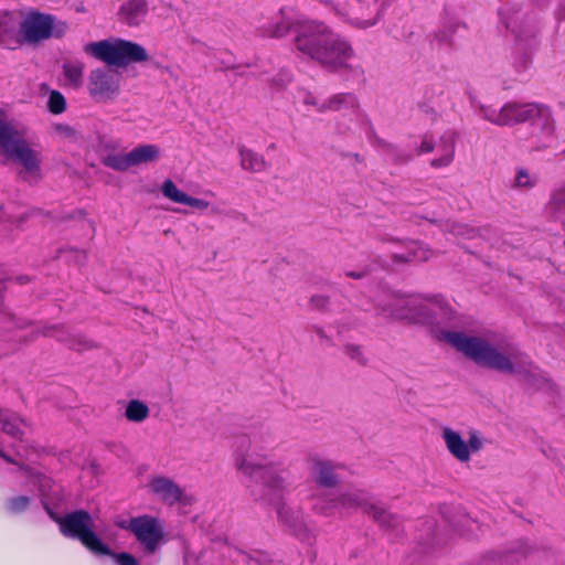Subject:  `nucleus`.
<instances>
[{"label":"nucleus","mask_w":565,"mask_h":565,"mask_svg":"<svg viewBox=\"0 0 565 565\" xmlns=\"http://www.w3.org/2000/svg\"><path fill=\"white\" fill-rule=\"evenodd\" d=\"M161 192L164 198L174 203L185 204L200 211H204L210 206L207 201L189 196L185 192L179 190L175 183L170 179L163 182Z\"/></svg>","instance_id":"obj_20"},{"label":"nucleus","mask_w":565,"mask_h":565,"mask_svg":"<svg viewBox=\"0 0 565 565\" xmlns=\"http://www.w3.org/2000/svg\"><path fill=\"white\" fill-rule=\"evenodd\" d=\"M540 111V104L535 103H507L500 109L490 106H480L481 117L497 126H512L534 118Z\"/></svg>","instance_id":"obj_11"},{"label":"nucleus","mask_w":565,"mask_h":565,"mask_svg":"<svg viewBox=\"0 0 565 565\" xmlns=\"http://www.w3.org/2000/svg\"><path fill=\"white\" fill-rule=\"evenodd\" d=\"M103 163L117 171H126L131 168L129 152L127 153H110L103 159Z\"/></svg>","instance_id":"obj_31"},{"label":"nucleus","mask_w":565,"mask_h":565,"mask_svg":"<svg viewBox=\"0 0 565 565\" xmlns=\"http://www.w3.org/2000/svg\"><path fill=\"white\" fill-rule=\"evenodd\" d=\"M20 10L0 11V46L15 50L21 46Z\"/></svg>","instance_id":"obj_15"},{"label":"nucleus","mask_w":565,"mask_h":565,"mask_svg":"<svg viewBox=\"0 0 565 565\" xmlns=\"http://www.w3.org/2000/svg\"><path fill=\"white\" fill-rule=\"evenodd\" d=\"M329 297L324 295H313L310 300L309 305L312 309L324 311L329 307Z\"/></svg>","instance_id":"obj_38"},{"label":"nucleus","mask_w":565,"mask_h":565,"mask_svg":"<svg viewBox=\"0 0 565 565\" xmlns=\"http://www.w3.org/2000/svg\"><path fill=\"white\" fill-rule=\"evenodd\" d=\"M43 334L54 337L61 342H65L71 349L83 351L93 348V342L83 334H73L63 327L52 326L43 330Z\"/></svg>","instance_id":"obj_21"},{"label":"nucleus","mask_w":565,"mask_h":565,"mask_svg":"<svg viewBox=\"0 0 565 565\" xmlns=\"http://www.w3.org/2000/svg\"><path fill=\"white\" fill-rule=\"evenodd\" d=\"M47 107L53 114H62L66 109V100L62 93L52 90L49 96Z\"/></svg>","instance_id":"obj_35"},{"label":"nucleus","mask_w":565,"mask_h":565,"mask_svg":"<svg viewBox=\"0 0 565 565\" xmlns=\"http://www.w3.org/2000/svg\"><path fill=\"white\" fill-rule=\"evenodd\" d=\"M456 140V134L450 130L438 137L433 134H425L418 153L436 152L437 156L430 161V166L437 169L448 167L455 158Z\"/></svg>","instance_id":"obj_13"},{"label":"nucleus","mask_w":565,"mask_h":565,"mask_svg":"<svg viewBox=\"0 0 565 565\" xmlns=\"http://www.w3.org/2000/svg\"><path fill=\"white\" fill-rule=\"evenodd\" d=\"M0 457H2L8 462H12V459L9 456H7L3 451H2V455H0Z\"/></svg>","instance_id":"obj_46"},{"label":"nucleus","mask_w":565,"mask_h":565,"mask_svg":"<svg viewBox=\"0 0 565 565\" xmlns=\"http://www.w3.org/2000/svg\"><path fill=\"white\" fill-rule=\"evenodd\" d=\"M148 405L139 399H130L125 409V417L131 423H142L149 417Z\"/></svg>","instance_id":"obj_30"},{"label":"nucleus","mask_w":565,"mask_h":565,"mask_svg":"<svg viewBox=\"0 0 565 565\" xmlns=\"http://www.w3.org/2000/svg\"><path fill=\"white\" fill-rule=\"evenodd\" d=\"M237 469L255 483L248 484L254 495L277 503L279 520L290 527L297 526L300 521L299 513L279 502L287 488V472L280 462L266 461V458L257 459L253 455H247L237 463Z\"/></svg>","instance_id":"obj_2"},{"label":"nucleus","mask_w":565,"mask_h":565,"mask_svg":"<svg viewBox=\"0 0 565 565\" xmlns=\"http://www.w3.org/2000/svg\"><path fill=\"white\" fill-rule=\"evenodd\" d=\"M148 11L146 0H128L119 9V18L128 25H138Z\"/></svg>","instance_id":"obj_22"},{"label":"nucleus","mask_w":565,"mask_h":565,"mask_svg":"<svg viewBox=\"0 0 565 565\" xmlns=\"http://www.w3.org/2000/svg\"><path fill=\"white\" fill-rule=\"evenodd\" d=\"M440 437L451 457L462 463L469 462L472 455L480 452L487 444L484 436L473 428L467 431V439H465L460 431L443 426Z\"/></svg>","instance_id":"obj_10"},{"label":"nucleus","mask_w":565,"mask_h":565,"mask_svg":"<svg viewBox=\"0 0 565 565\" xmlns=\"http://www.w3.org/2000/svg\"><path fill=\"white\" fill-rule=\"evenodd\" d=\"M25 428V422L15 413L9 409H0V431L14 439H21Z\"/></svg>","instance_id":"obj_23"},{"label":"nucleus","mask_w":565,"mask_h":565,"mask_svg":"<svg viewBox=\"0 0 565 565\" xmlns=\"http://www.w3.org/2000/svg\"><path fill=\"white\" fill-rule=\"evenodd\" d=\"M241 167L252 172H260L266 168V161L259 153L245 147H239Z\"/></svg>","instance_id":"obj_28"},{"label":"nucleus","mask_w":565,"mask_h":565,"mask_svg":"<svg viewBox=\"0 0 565 565\" xmlns=\"http://www.w3.org/2000/svg\"><path fill=\"white\" fill-rule=\"evenodd\" d=\"M309 22L308 20L296 19L292 14H290L286 10H280V15L278 20L274 23H269L268 25H264V34L273 38H282L288 34L290 31L298 35V28L300 24H305Z\"/></svg>","instance_id":"obj_19"},{"label":"nucleus","mask_w":565,"mask_h":565,"mask_svg":"<svg viewBox=\"0 0 565 565\" xmlns=\"http://www.w3.org/2000/svg\"><path fill=\"white\" fill-rule=\"evenodd\" d=\"M149 491L157 495L163 503L174 505L182 503L183 490L170 478L163 476L153 477L149 484Z\"/></svg>","instance_id":"obj_17"},{"label":"nucleus","mask_w":565,"mask_h":565,"mask_svg":"<svg viewBox=\"0 0 565 565\" xmlns=\"http://www.w3.org/2000/svg\"><path fill=\"white\" fill-rule=\"evenodd\" d=\"M451 232L457 235V236H462V235H468L469 237H471L470 233L472 231L468 230L466 226L463 225H460V224H454L451 226Z\"/></svg>","instance_id":"obj_41"},{"label":"nucleus","mask_w":565,"mask_h":565,"mask_svg":"<svg viewBox=\"0 0 565 565\" xmlns=\"http://www.w3.org/2000/svg\"><path fill=\"white\" fill-rule=\"evenodd\" d=\"M343 353L352 361L365 365L367 359L364 354V350L361 345L354 343H348L343 345Z\"/></svg>","instance_id":"obj_33"},{"label":"nucleus","mask_w":565,"mask_h":565,"mask_svg":"<svg viewBox=\"0 0 565 565\" xmlns=\"http://www.w3.org/2000/svg\"><path fill=\"white\" fill-rule=\"evenodd\" d=\"M311 499L312 510L323 515H334L335 513L352 512L361 509L385 529L394 530L399 523L396 515L386 511L382 505L374 503L371 494L360 488H342L337 493L326 495L313 494Z\"/></svg>","instance_id":"obj_4"},{"label":"nucleus","mask_w":565,"mask_h":565,"mask_svg":"<svg viewBox=\"0 0 565 565\" xmlns=\"http://www.w3.org/2000/svg\"><path fill=\"white\" fill-rule=\"evenodd\" d=\"M118 525L135 535L147 555L157 553L164 542V527L156 516L145 514L121 521Z\"/></svg>","instance_id":"obj_9"},{"label":"nucleus","mask_w":565,"mask_h":565,"mask_svg":"<svg viewBox=\"0 0 565 565\" xmlns=\"http://www.w3.org/2000/svg\"><path fill=\"white\" fill-rule=\"evenodd\" d=\"M444 339L476 364L501 373L516 374L529 385L541 390L547 384L544 374L511 343L498 347L487 339L461 331H447Z\"/></svg>","instance_id":"obj_1"},{"label":"nucleus","mask_w":565,"mask_h":565,"mask_svg":"<svg viewBox=\"0 0 565 565\" xmlns=\"http://www.w3.org/2000/svg\"><path fill=\"white\" fill-rule=\"evenodd\" d=\"M107 556L114 557L117 565H140L138 559L129 553H115L110 550V554Z\"/></svg>","instance_id":"obj_37"},{"label":"nucleus","mask_w":565,"mask_h":565,"mask_svg":"<svg viewBox=\"0 0 565 565\" xmlns=\"http://www.w3.org/2000/svg\"><path fill=\"white\" fill-rule=\"evenodd\" d=\"M539 182V178L536 174H532L529 170L524 168H520L515 173V186L531 189L535 186Z\"/></svg>","instance_id":"obj_32"},{"label":"nucleus","mask_w":565,"mask_h":565,"mask_svg":"<svg viewBox=\"0 0 565 565\" xmlns=\"http://www.w3.org/2000/svg\"><path fill=\"white\" fill-rule=\"evenodd\" d=\"M455 32V25L444 26L435 34V39L440 43L449 44L451 42V34Z\"/></svg>","instance_id":"obj_39"},{"label":"nucleus","mask_w":565,"mask_h":565,"mask_svg":"<svg viewBox=\"0 0 565 565\" xmlns=\"http://www.w3.org/2000/svg\"><path fill=\"white\" fill-rule=\"evenodd\" d=\"M406 249V253L394 254L393 259L401 263H417L425 262L433 255L428 246L418 242H408Z\"/></svg>","instance_id":"obj_25"},{"label":"nucleus","mask_w":565,"mask_h":565,"mask_svg":"<svg viewBox=\"0 0 565 565\" xmlns=\"http://www.w3.org/2000/svg\"><path fill=\"white\" fill-rule=\"evenodd\" d=\"M520 63H521V65H520V67H519V71H521V70H525V68L527 67L529 63H530V58H529V56H527V55H524V56L521 58V62H520Z\"/></svg>","instance_id":"obj_44"},{"label":"nucleus","mask_w":565,"mask_h":565,"mask_svg":"<svg viewBox=\"0 0 565 565\" xmlns=\"http://www.w3.org/2000/svg\"><path fill=\"white\" fill-rule=\"evenodd\" d=\"M46 510L50 516L60 525V531L64 536L78 540L95 555L110 554V547L95 533L94 519L87 511L76 510L60 516L47 508Z\"/></svg>","instance_id":"obj_7"},{"label":"nucleus","mask_w":565,"mask_h":565,"mask_svg":"<svg viewBox=\"0 0 565 565\" xmlns=\"http://www.w3.org/2000/svg\"><path fill=\"white\" fill-rule=\"evenodd\" d=\"M347 276L354 278V279H360V278L364 277V271H348Z\"/></svg>","instance_id":"obj_43"},{"label":"nucleus","mask_w":565,"mask_h":565,"mask_svg":"<svg viewBox=\"0 0 565 565\" xmlns=\"http://www.w3.org/2000/svg\"><path fill=\"white\" fill-rule=\"evenodd\" d=\"M85 64L79 60H67L63 63L62 72L65 84L72 88L83 85Z\"/></svg>","instance_id":"obj_26"},{"label":"nucleus","mask_w":565,"mask_h":565,"mask_svg":"<svg viewBox=\"0 0 565 565\" xmlns=\"http://www.w3.org/2000/svg\"><path fill=\"white\" fill-rule=\"evenodd\" d=\"M20 132L4 118L0 109V149L4 153L19 138Z\"/></svg>","instance_id":"obj_29"},{"label":"nucleus","mask_w":565,"mask_h":565,"mask_svg":"<svg viewBox=\"0 0 565 565\" xmlns=\"http://www.w3.org/2000/svg\"><path fill=\"white\" fill-rule=\"evenodd\" d=\"M160 157V148L157 145H140L129 151L131 167L154 162Z\"/></svg>","instance_id":"obj_27"},{"label":"nucleus","mask_w":565,"mask_h":565,"mask_svg":"<svg viewBox=\"0 0 565 565\" xmlns=\"http://www.w3.org/2000/svg\"><path fill=\"white\" fill-rule=\"evenodd\" d=\"M83 52L108 66H127L130 63L146 62L149 54L143 46L138 43L110 39L97 42H89L83 46Z\"/></svg>","instance_id":"obj_6"},{"label":"nucleus","mask_w":565,"mask_h":565,"mask_svg":"<svg viewBox=\"0 0 565 565\" xmlns=\"http://www.w3.org/2000/svg\"><path fill=\"white\" fill-rule=\"evenodd\" d=\"M21 46L23 44H38L51 38L61 39L70 30L67 22L56 19L55 15L43 13L35 9L26 12L20 10Z\"/></svg>","instance_id":"obj_8"},{"label":"nucleus","mask_w":565,"mask_h":565,"mask_svg":"<svg viewBox=\"0 0 565 565\" xmlns=\"http://www.w3.org/2000/svg\"><path fill=\"white\" fill-rule=\"evenodd\" d=\"M531 120L533 129H540L542 135L541 140L534 146V148L540 150L550 147L554 140L555 132L554 119L551 110L547 107L540 105V111L535 113L534 118Z\"/></svg>","instance_id":"obj_18"},{"label":"nucleus","mask_w":565,"mask_h":565,"mask_svg":"<svg viewBox=\"0 0 565 565\" xmlns=\"http://www.w3.org/2000/svg\"><path fill=\"white\" fill-rule=\"evenodd\" d=\"M340 111L343 117H349L350 121L360 128L369 129L371 121L367 115L361 109L358 97L351 93H340L332 95L323 100L319 106V111Z\"/></svg>","instance_id":"obj_14"},{"label":"nucleus","mask_w":565,"mask_h":565,"mask_svg":"<svg viewBox=\"0 0 565 565\" xmlns=\"http://www.w3.org/2000/svg\"><path fill=\"white\" fill-rule=\"evenodd\" d=\"M311 476L318 486L333 488L339 483L334 467L329 461L317 460L311 468Z\"/></svg>","instance_id":"obj_24"},{"label":"nucleus","mask_w":565,"mask_h":565,"mask_svg":"<svg viewBox=\"0 0 565 565\" xmlns=\"http://www.w3.org/2000/svg\"><path fill=\"white\" fill-rule=\"evenodd\" d=\"M379 3L382 4V8L384 7V3L387 1V0H376Z\"/></svg>","instance_id":"obj_48"},{"label":"nucleus","mask_w":565,"mask_h":565,"mask_svg":"<svg viewBox=\"0 0 565 565\" xmlns=\"http://www.w3.org/2000/svg\"><path fill=\"white\" fill-rule=\"evenodd\" d=\"M120 84V74L107 66H103L89 72L87 90L96 103H107L114 100L119 95Z\"/></svg>","instance_id":"obj_12"},{"label":"nucleus","mask_w":565,"mask_h":565,"mask_svg":"<svg viewBox=\"0 0 565 565\" xmlns=\"http://www.w3.org/2000/svg\"><path fill=\"white\" fill-rule=\"evenodd\" d=\"M4 154L10 159L19 162L25 174L30 178H40V158L39 153L31 149L30 146L20 137L6 152Z\"/></svg>","instance_id":"obj_16"},{"label":"nucleus","mask_w":565,"mask_h":565,"mask_svg":"<svg viewBox=\"0 0 565 565\" xmlns=\"http://www.w3.org/2000/svg\"><path fill=\"white\" fill-rule=\"evenodd\" d=\"M30 498L26 495H19L9 499L6 502V509L8 512L12 514H19L25 511L29 508Z\"/></svg>","instance_id":"obj_34"},{"label":"nucleus","mask_w":565,"mask_h":565,"mask_svg":"<svg viewBox=\"0 0 565 565\" xmlns=\"http://www.w3.org/2000/svg\"><path fill=\"white\" fill-rule=\"evenodd\" d=\"M353 126H350V125H344V126H339V129L341 132H347V131H350V130H353Z\"/></svg>","instance_id":"obj_45"},{"label":"nucleus","mask_w":565,"mask_h":565,"mask_svg":"<svg viewBox=\"0 0 565 565\" xmlns=\"http://www.w3.org/2000/svg\"><path fill=\"white\" fill-rule=\"evenodd\" d=\"M550 205L557 211H565V185L552 193Z\"/></svg>","instance_id":"obj_36"},{"label":"nucleus","mask_w":565,"mask_h":565,"mask_svg":"<svg viewBox=\"0 0 565 565\" xmlns=\"http://www.w3.org/2000/svg\"><path fill=\"white\" fill-rule=\"evenodd\" d=\"M317 333H318L319 337H323L324 335L323 331L321 329H317Z\"/></svg>","instance_id":"obj_47"},{"label":"nucleus","mask_w":565,"mask_h":565,"mask_svg":"<svg viewBox=\"0 0 565 565\" xmlns=\"http://www.w3.org/2000/svg\"><path fill=\"white\" fill-rule=\"evenodd\" d=\"M303 104L315 106L319 111V106L322 104V102L319 103L318 99L312 94L307 93L303 97Z\"/></svg>","instance_id":"obj_42"},{"label":"nucleus","mask_w":565,"mask_h":565,"mask_svg":"<svg viewBox=\"0 0 565 565\" xmlns=\"http://www.w3.org/2000/svg\"><path fill=\"white\" fill-rule=\"evenodd\" d=\"M385 317L416 324H433L445 313L446 302L439 297H391L380 307Z\"/></svg>","instance_id":"obj_5"},{"label":"nucleus","mask_w":565,"mask_h":565,"mask_svg":"<svg viewBox=\"0 0 565 565\" xmlns=\"http://www.w3.org/2000/svg\"><path fill=\"white\" fill-rule=\"evenodd\" d=\"M0 455H2V451L0 450Z\"/></svg>","instance_id":"obj_49"},{"label":"nucleus","mask_w":565,"mask_h":565,"mask_svg":"<svg viewBox=\"0 0 565 565\" xmlns=\"http://www.w3.org/2000/svg\"><path fill=\"white\" fill-rule=\"evenodd\" d=\"M295 45L303 55L334 70L347 67L354 56V50L345 38L318 21L299 25Z\"/></svg>","instance_id":"obj_3"},{"label":"nucleus","mask_w":565,"mask_h":565,"mask_svg":"<svg viewBox=\"0 0 565 565\" xmlns=\"http://www.w3.org/2000/svg\"><path fill=\"white\" fill-rule=\"evenodd\" d=\"M291 81V75L289 72H281L274 78V84L278 88L285 87Z\"/></svg>","instance_id":"obj_40"}]
</instances>
